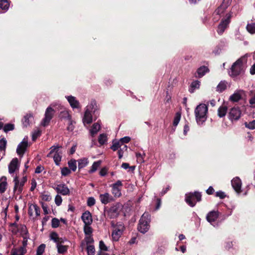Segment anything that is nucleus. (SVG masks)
<instances>
[{"label": "nucleus", "instance_id": "13", "mask_svg": "<svg viewBox=\"0 0 255 255\" xmlns=\"http://www.w3.org/2000/svg\"><path fill=\"white\" fill-rule=\"evenodd\" d=\"M54 114V110L51 107H48L45 113V118L43 120L42 125L43 126H46L48 124L50 121L53 117Z\"/></svg>", "mask_w": 255, "mask_h": 255}, {"label": "nucleus", "instance_id": "14", "mask_svg": "<svg viewBox=\"0 0 255 255\" xmlns=\"http://www.w3.org/2000/svg\"><path fill=\"white\" fill-rule=\"evenodd\" d=\"M19 163L17 158H14L10 162L8 165V172L11 174L18 170Z\"/></svg>", "mask_w": 255, "mask_h": 255}, {"label": "nucleus", "instance_id": "51", "mask_svg": "<svg viewBox=\"0 0 255 255\" xmlns=\"http://www.w3.org/2000/svg\"><path fill=\"white\" fill-rule=\"evenodd\" d=\"M245 125L246 128H248L249 129H255V120H253L252 122H249V123H248L247 122H245Z\"/></svg>", "mask_w": 255, "mask_h": 255}, {"label": "nucleus", "instance_id": "63", "mask_svg": "<svg viewBox=\"0 0 255 255\" xmlns=\"http://www.w3.org/2000/svg\"><path fill=\"white\" fill-rule=\"evenodd\" d=\"M232 0H223L222 3V6H224V8H227L228 6L231 3Z\"/></svg>", "mask_w": 255, "mask_h": 255}, {"label": "nucleus", "instance_id": "38", "mask_svg": "<svg viewBox=\"0 0 255 255\" xmlns=\"http://www.w3.org/2000/svg\"><path fill=\"white\" fill-rule=\"evenodd\" d=\"M50 239L53 240L54 242L56 243L57 244L61 242L60 241L61 239L58 237V234L55 232H52L50 234Z\"/></svg>", "mask_w": 255, "mask_h": 255}, {"label": "nucleus", "instance_id": "45", "mask_svg": "<svg viewBox=\"0 0 255 255\" xmlns=\"http://www.w3.org/2000/svg\"><path fill=\"white\" fill-rule=\"evenodd\" d=\"M87 252L88 255H94L95 253L94 246L91 245H88L87 247Z\"/></svg>", "mask_w": 255, "mask_h": 255}, {"label": "nucleus", "instance_id": "56", "mask_svg": "<svg viewBox=\"0 0 255 255\" xmlns=\"http://www.w3.org/2000/svg\"><path fill=\"white\" fill-rule=\"evenodd\" d=\"M99 248L101 250L100 252L107 251L108 250V248L102 241H101L99 243Z\"/></svg>", "mask_w": 255, "mask_h": 255}, {"label": "nucleus", "instance_id": "42", "mask_svg": "<svg viewBox=\"0 0 255 255\" xmlns=\"http://www.w3.org/2000/svg\"><path fill=\"white\" fill-rule=\"evenodd\" d=\"M145 156V154L144 153H136V157L137 158V161L139 163H142L144 162V158Z\"/></svg>", "mask_w": 255, "mask_h": 255}, {"label": "nucleus", "instance_id": "7", "mask_svg": "<svg viewBox=\"0 0 255 255\" xmlns=\"http://www.w3.org/2000/svg\"><path fill=\"white\" fill-rule=\"evenodd\" d=\"M201 200V194L198 192H195L194 193H189L186 194L185 201L186 203L191 207H194L197 201H200Z\"/></svg>", "mask_w": 255, "mask_h": 255}, {"label": "nucleus", "instance_id": "43", "mask_svg": "<svg viewBox=\"0 0 255 255\" xmlns=\"http://www.w3.org/2000/svg\"><path fill=\"white\" fill-rule=\"evenodd\" d=\"M121 146H122V144H121V142L120 141H116L113 142V145L111 148L114 151H116Z\"/></svg>", "mask_w": 255, "mask_h": 255}, {"label": "nucleus", "instance_id": "59", "mask_svg": "<svg viewBox=\"0 0 255 255\" xmlns=\"http://www.w3.org/2000/svg\"><path fill=\"white\" fill-rule=\"evenodd\" d=\"M95 200L93 197H89L87 200V205L88 206L91 207L95 205Z\"/></svg>", "mask_w": 255, "mask_h": 255}, {"label": "nucleus", "instance_id": "25", "mask_svg": "<svg viewBox=\"0 0 255 255\" xmlns=\"http://www.w3.org/2000/svg\"><path fill=\"white\" fill-rule=\"evenodd\" d=\"M7 185L6 178L5 176L2 177L0 179V193H3L5 192Z\"/></svg>", "mask_w": 255, "mask_h": 255}, {"label": "nucleus", "instance_id": "46", "mask_svg": "<svg viewBox=\"0 0 255 255\" xmlns=\"http://www.w3.org/2000/svg\"><path fill=\"white\" fill-rule=\"evenodd\" d=\"M68 165L70 169L75 171L77 168L76 161L75 160H71L68 162Z\"/></svg>", "mask_w": 255, "mask_h": 255}, {"label": "nucleus", "instance_id": "16", "mask_svg": "<svg viewBox=\"0 0 255 255\" xmlns=\"http://www.w3.org/2000/svg\"><path fill=\"white\" fill-rule=\"evenodd\" d=\"M99 199L101 203L105 205L113 201L114 200L112 196L107 192L101 194L99 195Z\"/></svg>", "mask_w": 255, "mask_h": 255}, {"label": "nucleus", "instance_id": "31", "mask_svg": "<svg viewBox=\"0 0 255 255\" xmlns=\"http://www.w3.org/2000/svg\"><path fill=\"white\" fill-rule=\"evenodd\" d=\"M227 111V107L225 106H221L218 110V115L219 117H224Z\"/></svg>", "mask_w": 255, "mask_h": 255}, {"label": "nucleus", "instance_id": "55", "mask_svg": "<svg viewBox=\"0 0 255 255\" xmlns=\"http://www.w3.org/2000/svg\"><path fill=\"white\" fill-rule=\"evenodd\" d=\"M6 144V140L4 138L0 140V150H4Z\"/></svg>", "mask_w": 255, "mask_h": 255}, {"label": "nucleus", "instance_id": "27", "mask_svg": "<svg viewBox=\"0 0 255 255\" xmlns=\"http://www.w3.org/2000/svg\"><path fill=\"white\" fill-rule=\"evenodd\" d=\"M1 205L3 206L2 210L1 212V216L6 218L7 216V209L9 206V202L5 200L2 202Z\"/></svg>", "mask_w": 255, "mask_h": 255}, {"label": "nucleus", "instance_id": "26", "mask_svg": "<svg viewBox=\"0 0 255 255\" xmlns=\"http://www.w3.org/2000/svg\"><path fill=\"white\" fill-rule=\"evenodd\" d=\"M61 120H64L66 121H69L72 118L71 115L69 114V112L67 110H64L61 111L59 116Z\"/></svg>", "mask_w": 255, "mask_h": 255}, {"label": "nucleus", "instance_id": "54", "mask_svg": "<svg viewBox=\"0 0 255 255\" xmlns=\"http://www.w3.org/2000/svg\"><path fill=\"white\" fill-rule=\"evenodd\" d=\"M60 221L57 218H53L52 220V227L54 228H57L59 225Z\"/></svg>", "mask_w": 255, "mask_h": 255}, {"label": "nucleus", "instance_id": "39", "mask_svg": "<svg viewBox=\"0 0 255 255\" xmlns=\"http://www.w3.org/2000/svg\"><path fill=\"white\" fill-rule=\"evenodd\" d=\"M246 28L249 33L251 34L255 33V23L248 24Z\"/></svg>", "mask_w": 255, "mask_h": 255}, {"label": "nucleus", "instance_id": "12", "mask_svg": "<svg viewBox=\"0 0 255 255\" xmlns=\"http://www.w3.org/2000/svg\"><path fill=\"white\" fill-rule=\"evenodd\" d=\"M229 74L233 78L237 77L239 74V59H237L232 65L229 71Z\"/></svg>", "mask_w": 255, "mask_h": 255}, {"label": "nucleus", "instance_id": "9", "mask_svg": "<svg viewBox=\"0 0 255 255\" xmlns=\"http://www.w3.org/2000/svg\"><path fill=\"white\" fill-rule=\"evenodd\" d=\"M111 186L112 187V193L115 197L119 198L121 196V189L123 186V183L121 181L118 180Z\"/></svg>", "mask_w": 255, "mask_h": 255}, {"label": "nucleus", "instance_id": "40", "mask_svg": "<svg viewBox=\"0 0 255 255\" xmlns=\"http://www.w3.org/2000/svg\"><path fill=\"white\" fill-rule=\"evenodd\" d=\"M181 116V115L180 112H177L175 114V117L174 118V120H173V125L174 126L176 127L178 125V124L180 120Z\"/></svg>", "mask_w": 255, "mask_h": 255}, {"label": "nucleus", "instance_id": "64", "mask_svg": "<svg viewBox=\"0 0 255 255\" xmlns=\"http://www.w3.org/2000/svg\"><path fill=\"white\" fill-rule=\"evenodd\" d=\"M85 239L87 244L91 243L93 242V239L92 238L91 235L86 236Z\"/></svg>", "mask_w": 255, "mask_h": 255}, {"label": "nucleus", "instance_id": "44", "mask_svg": "<svg viewBox=\"0 0 255 255\" xmlns=\"http://www.w3.org/2000/svg\"><path fill=\"white\" fill-rule=\"evenodd\" d=\"M107 141V137L106 134H101L98 138V141L101 145L105 144Z\"/></svg>", "mask_w": 255, "mask_h": 255}, {"label": "nucleus", "instance_id": "52", "mask_svg": "<svg viewBox=\"0 0 255 255\" xmlns=\"http://www.w3.org/2000/svg\"><path fill=\"white\" fill-rule=\"evenodd\" d=\"M45 248V245L44 244H41L40 245L36 251L37 254L42 255Z\"/></svg>", "mask_w": 255, "mask_h": 255}, {"label": "nucleus", "instance_id": "15", "mask_svg": "<svg viewBox=\"0 0 255 255\" xmlns=\"http://www.w3.org/2000/svg\"><path fill=\"white\" fill-rule=\"evenodd\" d=\"M229 119L233 122H237L239 119V109L238 107L232 108L229 112Z\"/></svg>", "mask_w": 255, "mask_h": 255}, {"label": "nucleus", "instance_id": "29", "mask_svg": "<svg viewBox=\"0 0 255 255\" xmlns=\"http://www.w3.org/2000/svg\"><path fill=\"white\" fill-rule=\"evenodd\" d=\"M78 168L79 169H82L87 165L89 163L88 158H83L78 160Z\"/></svg>", "mask_w": 255, "mask_h": 255}, {"label": "nucleus", "instance_id": "3", "mask_svg": "<svg viewBox=\"0 0 255 255\" xmlns=\"http://www.w3.org/2000/svg\"><path fill=\"white\" fill-rule=\"evenodd\" d=\"M111 225L113 228L112 234L113 239L115 241H118L123 234L125 227L123 223H118L115 224L114 221L111 222Z\"/></svg>", "mask_w": 255, "mask_h": 255}, {"label": "nucleus", "instance_id": "19", "mask_svg": "<svg viewBox=\"0 0 255 255\" xmlns=\"http://www.w3.org/2000/svg\"><path fill=\"white\" fill-rule=\"evenodd\" d=\"M81 218L85 225H91L92 224L93 220L90 212L86 211L84 212Z\"/></svg>", "mask_w": 255, "mask_h": 255}, {"label": "nucleus", "instance_id": "21", "mask_svg": "<svg viewBox=\"0 0 255 255\" xmlns=\"http://www.w3.org/2000/svg\"><path fill=\"white\" fill-rule=\"evenodd\" d=\"M218 217V213L216 211H211L208 214L206 218L210 223L214 222Z\"/></svg>", "mask_w": 255, "mask_h": 255}, {"label": "nucleus", "instance_id": "10", "mask_svg": "<svg viewBox=\"0 0 255 255\" xmlns=\"http://www.w3.org/2000/svg\"><path fill=\"white\" fill-rule=\"evenodd\" d=\"M28 146V137L26 136L25 137L22 141L18 145L16 149L17 153L22 157Z\"/></svg>", "mask_w": 255, "mask_h": 255}, {"label": "nucleus", "instance_id": "53", "mask_svg": "<svg viewBox=\"0 0 255 255\" xmlns=\"http://www.w3.org/2000/svg\"><path fill=\"white\" fill-rule=\"evenodd\" d=\"M58 251L59 253L63 254L67 251V247L65 246L57 244Z\"/></svg>", "mask_w": 255, "mask_h": 255}, {"label": "nucleus", "instance_id": "57", "mask_svg": "<svg viewBox=\"0 0 255 255\" xmlns=\"http://www.w3.org/2000/svg\"><path fill=\"white\" fill-rule=\"evenodd\" d=\"M70 173V170L67 167H64L61 169V174L63 176H67Z\"/></svg>", "mask_w": 255, "mask_h": 255}, {"label": "nucleus", "instance_id": "60", "mask_svg": "<svg viewBox=\"0 0 255 255\" xmlns=\"http://www.w3.org/2000/svg\"><path fill=\"white\" fill-rule=\"evenodd\" d=\"M216 196L219 197L220 199H224L226 197V195L224 192L219 191L216 193Z\"/></svg>", "mask_w": 255, "mask_h": 255}, {"label": "nucleus", "instance_id": "62", "mask_svg": "<svg viewBox=\"0 0 255 255\" xmlns=\"http://www.w3.org/2000/svg\"><path fill=\"white\" fill-rule=\"evenodd\" d=\"M247 57H248L247 54H246L244 56L240 57V67H241L242 65H243L244 63H247Z\"/></svg>", "mask_w": 255, "mask_h": 255}, {"label": "nucleus", "instance_id": "48", "mask_svg": "<svg viewBox=\"0 0 255 255\" xmlns=\"http://www.w3.org/2000/svg\"><path fill=\"white\" fill-rule=\"evenodd\" d=\"M41 134V131L40 129H37L35 130L32 133V140L33 141H35L37 137L40 136Z\"/></svg>", "mask_w": 255, "mask_h": 255}, {"label": "nucleus", "instance_id": "47", "mask_svg": "<svg viewBox=\"0 0 255 255\" xmlns=\"http://www.w3.org/2000/svg\"><path fill=\"white\" fill-rule=\"evenodd\" d=\"M14 126L13 124H6L3 127V130L4 132H7L8 131L12 130L14 129Z\"/></svg>", "mask_w": 255, "mask_h": 255}, {"label": "nucleus", "instance_id": "22", "mask_svg": "<svg viewBox=\"0 0 255 255\" xmlns=\"http://www.w3.org/2000/svg\"><path fill=\"white\" fill-rule=\"evenodd\" d=\"M26 253V248L21 247L19 248L12 249L11 251V255H24Z\"/></svg>", "mask_w": 255, "mask_h": 255}, {"label": "nucleus", "instance_id": "5", "mask_svg": "<svg viewBox=\"0 0 255 255\" xmlns=\"http://www.w3.org/2000/svg\"><path fill=\"white\" fill-rule=\"evenodd\" d=\"M26 181V176H23L21 179H19L18 177L16 175L13 179V182L14 183V192L17 195L20 194L23 191V186Z\"/></svg>", "mask_w": 255, "mask_h": 255}, {"label": "nucleus", "instance_id": "33", "mask_svg": "<svg viewBox=\"0 0 255 255\" xmlns=\"http://www.w3.org/2000/svg\"><path fill=\"white\" fill-rule=\"evenodd\" d=\"M9 6V3L6 0H0V9L6 11Z\"/></svg>", "mask_w": 255, "mask_h": 255}, {"label": "nucleus", "instance_id": "11", "mask_svg": "<svg viewBox=\"0 0 255 255\" xmlns=\"http://www.w3.org/2000/svg\"><path fill=\"white\" fill-rule=\"evenodd\" d=\"M231 17V13L227 14L226 18L223 20L218 26L217 32L219 34H222L225 29L227 27L230 23V18Z\"/></svg>", "mask_w": 255, "mask_h": 255}, {"label": "nucleus", "instance_id": "20", "mask_svg": "<svg viewBox=\"0 0 255 255\" xmlns=\"http://www.w3.org/2000/svg\"><path fill=\"white\" fill-rule=\"evenodd\" d=\"M66 98L72 108H79L80 107L79 102L76 99L75 97L69 96Z\"/></svg>", "mask_w": 255, "mask_h": 255}, {"label": "nucleus", "instance_id": "6", "mask_svg": "<svg viewBox=\"0 0 255 255\" xmlns=\"http://www.w3.org/2000/svg\"><path fill=\"white\" fill-rule=\"evenodd\" d=\"M95 106H96V103L93 101L91 102L90 105L87 106L86 110L83 118V122L84 125L86 124H90L92 122V112Z\"/></svg>", "mask_w": 255, "mask_h": 255}, {"label": "nucleus", "instance_id": "4", "mask_svg": "<svg viewBox=\"0 0 255 255\" xmlns=\"http://www.w3.org/2000/svg\"><path fill=\"white\" fill-rule=\"evenodd\" d=\"M61 148V146L59 145H54L51 147L50 152L47 155V157H52V154H54L53 158L55 164L57 165L59 164L61 160L62 152L60 150Z\"/></svg>", "mask_w": 255, "mask_h": 255}, {"label": "nucleus", "instance_id": "17", "mask_svg": "<svg viewBox=\"0 0 255 255\" xmlns=\"http://www.w3.org/2000/svg\"><path fill=\"white\" fill-rule=\"evenodd\" d=\"M56 191L63 195H67L69 194L70 191L65 184H59L55 188Z\"/></svg>", "mask_w": 255, "mask_h": 255}, {"label": "nucleus", "instance_id": "35", "mask_svg": "<svg viewBox=\"0 0 255 255\" xmlns=\"http://www.w3.org/2000/svg\"><path fill=\"white\" fill-rule=\"evenodd\" d=\"M200 86V82L196 80L192 82L191 84V88L189 90L190 93H193L195 89H199Z\"/></svg>", "mask_w": 255, "mask_h": 255}, {"label": "nucleus", "instance_id": "34", "mask_svg": "<svg viewBox=\"0 0 255 255\" xmlns=\"http://www.w3.org/2000/svg\"><path fill=\"white\" fill-rule=\"evenodd\" d=\"M32 118V115L30 114H26L22 121L23 125L24 127H27L30 125V119Z\"/></svg>", "mask_w": 255, "mask_h": 255}, {"label": "nucleus", "instance_id": "8", "mask_svg": "<svg viewBox=\"0 0 255 255\" xmlns=\"http://www.w3.org/2000/svg\"><path fill=\"white\" fill-rule=\"evenodd\" d=\"M121 210V206L119 204H116L112 206L109 209L106 211V214L108 218L114 219L117 218Z\"/></svg>", "mask_w": 255, "mask_h": 255}, {"label": "nucleus", "instance_id": "36", "mask_svg": "<svg viewBox=\"0 0 255 255\" xmlns=\"http://www.w3.org/2000/svg\"><path fill=\"white\" fill-rule=\"evenodd\" d=\"M101 164V161L99 160L96 162H94L91 168V169L89 170V173H93L95 172L97 169L99 167Z\"/></svg>", "mask_w": 255, "mask_h": 255}, {"label": "nucleus", "instance_id": "61", "mask_svg": "<svg viewBox=\"0 0 255 255\" xmlns=\"http://www.w3.org/2000/svg\"><path fill=\"white\" fill-rule=\"evenodd\" d=\"M130 140V138L128 136H125L124 137L121 138L120 139V141L121 142V144L123 145H124V143H128Z\"/></svg>", "mask_w": 255, "mask_h": 255}, {"label": "nucleus", "instance_id": "37", "mask_svg": "<svg viewBox=\"0 0 255 255\" xmlns=\"http://www.w3.org/2000/svg\"><path fill=\"white\" fill-rule=\"evenodd\" d=\"M229 100L233 102H237L239 101V91H237L229 98Z\"/></svg>", "mask_w": 255, "mask_h": 255}, {"label": "nucleus", "instance_id": "1", "mask_svg": "<svg viewBox=\"0 0 255 255\" xmlns=\"http://www.w3.org/2000/svg\"><path fill=\"white\" fill-rule=\"evenodd\" d=\"M208 107L204 104L198 105L195 110V114L197 123L199 125L202 124L207 119Z\"/></svg>", "mask_w": 255, "mask_h": 255}, {"label": "nucleus", "instance_id": "49", "mask_svg": "<svg viewBox=\"0 0 255 255\" xmlns=\"http://www.w3.org/2000/svg\"><path fill=\"white\" fill-rule=\"evenodd\" d=\"M127 146L126 145H123L122 146H121L120 148V149L118 151V155H119V158L120 159L122 158L123 156L124 151L125 150H127Z\"/></svg>", "mask_w": 255, "mask_h": 255}, {"label": "nucleus", "instance_id": "28", "mask_svg": "<svg viewBox=\"0 0 255 255\" xmlns=\"http://www.w3.org/2000/svg\"><path fill=\"white\" fill-rule=\"evenodd\" d=\"M232 185L237 193H239V178L238 177L234 178L232 180Z\"/></svg>", "mask_w": 255, "mask_h": 255}, {"label": "nucleus", "instance_id": "50", "mask_svg": "<svg viewBox=\"0 0 255 255\" xmlns=\"http://www.w3.org/2000/svg\"><path fill=\"white\" fill-rule=\"evenodd\" d=\"M226 8H224V6H222V4H221L216 9L214 13L220 15L224 12Z\"/></svg>", "mask_w": 255, "mask_h": 255}, {"label": "nucleus", "instance_id": "23", "mask_svg": "<svg viewBox=\"0 0 255 255\" xmlns=\"http://www.w3.org/2000/svg\"><path fill=\"white\" fill-rule=\"evenodd\" d=\"M209 72V69L205 66H203L199 68L197 70V75L195 76L197 78L202 77L206 73Z\"/></svg>", "mask_w": 255, "mask_h": 255}, {"label": "nucleus", "instance_id": "24", "mask_svg": "<svg viewBox=\"0 0 255 255\" xmlns=\"http://www.w3.org/2000/svg\"><path fill=\"white\" fill-rule=\"evenodd\" d=\"M228 87V83L226 81H221L216 87V91L222 93L225 91Z\"/></svg>", "mask_w": 255, "mask_h": 255}, {"label": "nucleus", "instance_id": "2", "mask_svg": "<svg viewBox=\"0 0 255 255\" xmlns=\"http://www.w3.org/2000/svg\"><path fill=\"white\" fill-rule=\"evenodd\" d=\"M150 219V215L148 213L145 212L142 215L138 226V230L140 232L145 233L147 232L149 228Z\"/></svg>", "mask_w": 255, "mask_h": 255}, {"label": "nucleus", "instance_id": "58", "mask_svg": "<svg viewBox=\"0 0 255 255\" xmlns=\"http://www.w3.org/2000/svg\"><path fill=\"white\" fill-rule=\"evenodd\" d=\"M62 199L61 197L59 195H57L55 198V204L57 206H60L62 203Z\"/></svg>", "mask_w": 255, "mask_h": 255}, {"label": "nucleus", "instance_id": "30", "mask_svg": "<svg viewBox=\"0 0 255 255\" xmlns=\"http://www.w3.org/2000/svg\"><path fill=\"white\" fill-rule=\"evenodd\" d=\"M67 122V126L66 128L67 130L70 132L73 131L75 128V125L76 124V122L73 120L71 118L69 121H68Z\"/></svg>", "mask_w": 255, "mask_h": 255}, {"label": "nucleus", "instance_id": "32", "mask_svg": "<svg viewBox=\"0 0 255 255\" xmlns=\"http://www.w3.org/2000/svg\"><path fill=\"white\" fill-rule=\"evenodd\" d=\"M100 129V125L98 123H95L92 127L90 133L92 136L96 134Z\"/></svg>", "mask_w": 255, "mask_h": 255}, {"label": "nucleus", "instance_id": "18", "mask_svg": "<svg viewBox=\"0 0 255 255\" xmlns=\"http://www.w3.org/2000/svg\"><path fill=\"white\" fill-rule=\"evenodd\" d=\"M22 237L23 238L22 241V246L21 247L24 248H26L27 245V240L29 238V235L28 234L27 230L26 227H22L21 228V233Z\"/></svg>", "mask_w": 255, "mask_h": 255}, {"label": "nucleus", "instance_id": "41", "mask_svg": "<svg viewBox=\"0 0 255 255\" xmlns=\"http://www.w3.org/2000/svg\"><path fill=\"white\" fill-rule=\"evenodd\" d=\"M90 225H85L84 227V232L86 236L91 235L93 230L90 226Z\"/></svg>", "mask_w": 255, "mask_h": 255}]
</instances>
